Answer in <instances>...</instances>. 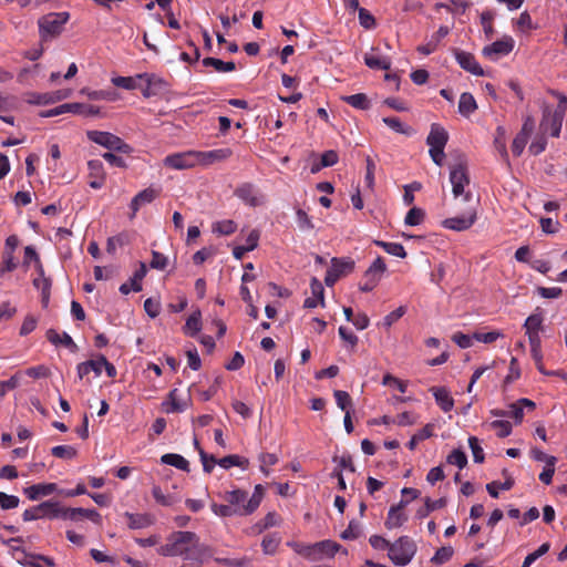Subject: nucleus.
<instances>
[{"instance_id":"obj_1","label":"nucleus","mask_w":567,"mask_h":567,"mask_svg":"<svg viewBox=\"0 0 567 567\" xmlns=\"http://www.w3.org/2000/svg\"><path fill=\"white\" fill-rule=\"evenodd\" d=\"M559 102L555 110L545 107L543 112V120L540 127L544 132H549L553 137H558L561 131L563 121L567 111V97L561 94H557Z\"/></svg>"},{"instance_id":"obj_2","label":"nucleus","mask_w":567,"mask_h":567,"mask_svg":"<svg viewBox=\"0 0 567 567\" xmlns=\"http://www.w3.org/2000/svg\"><path fill=\"white\" fill-rule=\"evenodd\" d=\"M192 540H195L194 532H174L167 538V543L157 548V553L165 557L183 556Z\"/></svg>"},{"instance_id":"obj_3","label":"nucleus","mask_w":567,"mask_h":567,"mask_svg":"<svg viewBox=\"0 0 567 567\" xmlns=\"http://www.w3.org/2000/svg\"><path fill=\"white\" fill-rule=\"evenodd\" d=\"M89 141L109 150L110 152H117L123 154H131L133 147L124 142L120 136L105 131L90 130L86 131Z\"/></svg>"},{"instance_id":"obj_4","label":"nucleus","mask_w":567,"mask_h":567,"mask_svg":"<svg viewBox=\"0 0 567 567\" xmlns=\"http://www.w3.org/2000/svg\"><path fill=\"white\" fill-rule=\"evenodd\" d=\"M450 182L455 197L464 195L466 202L471 199V193H465V187L470 185V174L464 157H460L455 164L450 166Z\"/></svg>"},{"instance_id":"obj_5","label":"nucleus","mask_w":567,"mask_h":567,"mask_svg":"<svg viewBox=\"0 0 567 567\" xmlns=\"http://www.w3.org/2000/svg\"><path fill=\"white\" fill-rule=\"evenodd\" d=\"M416 544L409 536H401L390 547L388 556L396 566L408 565L416 553Z\"/></svg>"},{"instance_id":"obj_6","label":"nucleus","mask_w":567,"mask_h":567,"mask_svg":"<svg viewBox=\"0 0 567 567\" xmlns=\"http://www.w3.org/2000/svg\"><path fill=\"white\" fill-rule=\"evenodd\" d=\"M70 14L68 12H52L39 20V29L42 38L47 35L56 37L62 30L63 25L69 21Z\"/></svg>"},{"instance_id":"obj_7","label":"nucleus","mask_w":567,"mask_h":567,"mask_svg":"<svg viewBox=\"0 0 567 567\" xmlns=\"http://www.w3.org/2000/svg\"><path fill=\"white\" fill-rule=\"evenodd\" d=\"M59 516V502L45 501L41 504L28 508L23 512L22 518L24 522L37 520L40 518L55 519Z\"/></svg>"},{"instance_id":"obj_8","label":"nucleus","mask_w":567,"mask_h":567,"mask_svg":"<svg viewBox=\"0 0 567 567\" xmlns=\"http://www.w3.org/2000/svg\"><path fill=\"white\" fill-rule=\"evenodd\" d=\"M354 270V261L351 258H332L331 266L327 270L324 284L332 287L341 277Z\"/></svg>"},{"instance_id":"obj_9","label":"nucleus","mask_w":567,"mask_h":567,"mask_svg":"<svg viewBox=\"0 0 567 567\" xmlns=\"http://www.w3.org/2000/svg\"><path fill=\"white\" fill-rule=\"evenodd\" d=\"M164 165L173 169L192 168L195 165H197L195 151H187L183 153L167 155L164 158Z\"/></svg>"},{"instance_id":"obj_10","label":"nucleus","mask_w":567,"mask_h":567,"mask_svg":"<svg viewBox=\"0 0 567 567\" xmlns=\"http://www.w3.org/2000/svg\"><path fill=\"white\" fill-rule=\"evenodd\" d=\"M185 560H193L202 565L206 558L212 557V549L209 546L199 542V537L195 533V540H192L186 548V554L182 556Z\"/></svg>"},{"instance_id":"obj_11","label":"nucleus","mask_w":567,"mask_h":567,"mask_svg":"<svg viewBox=\"0 0 567 567\" xmlns=\"http://www.w3.org/2000/svg\"><path fill=\"white\" fill-rule=\"evenodd\" d=\"M71 90L64 89V90H58L55 92H48V93H30L28 102L30 104H37V105H48L53 104L59 101L65 100L71 95Z\"/></svg>"},{"instance_id":"obj_12","label":"nucleus","mask_w":567,"mask_h":567,"mask_svg":"<svg viewBox=\"0 0 567 567\" xmlns=\"http://www.w3.org/2000/svg\"><path fill=\"white\" fill-rule=\"evenodd\" d=\"M514 49V40L512 37H504L483 49V54L492 60L498 56L509 54Z\"/></svg>"},{"instance_id":"obj_13","label":"nucleus","mask_w":567,"mask_h":567,"mask_svg":"<svg viewBox=\"0 0 567 567\" xmlns=\"http://www.w3.org/2000/svg\"><path fill=\"white\" fill-rule=\"evenodd\" d=\"M161 194L159 187H147L137 193L131 200L130 208L132 210L131 218H134L140 208L146 204H151Z\"/></svg>"},{"instance_id":"obj_14","label":"nucleus","mask_w":567,"mask_h":567,"mask_svg":"<svg viewBox=\"0 0 567 567\" xmlns=\"http://www.w3.org/2000/svg\"><path fill=\"white\" fill-rule=\"evenodd\" d=\"M453 53L457 63L463 70L477 76H482L484 74L483 69L472 53L460 49H453Z\"/></svg>"},{"instance_id":"obj_15","label":"nucleus","mask_w":567,"mask_h":567,"mask_svg":"<svg viewBox=\"0 0 567 567\" xmlns=\"http://www.w3.org/2000/svg\"><path fill=\"white\" fill-rule=\"evenodd\" d=\"M89 182L90 187L100 189L105 183L106 173L104 171L103 163L100 159H91L87 162Z\"/></svg>"},{"instance_id":"obj_16","label":"nucleus","mask_w":567,"mask_h":567,"mask_svg":"<svg viewBox=\"0 0 567 567\" xmlns=\"http://www.w3.org/2000/svg\"><path fill=\"white\" fill-rule=\"evenodd\" d=\"M476 220L475 212L462 216L451 217L443 220L442 226L446 229L463 231L468 229Z\"/></svg>"},{"instance_id":"obj_17","label":"nucleus","mask_w":567,"mask_h":567,"mask_svg":"<svg viewBox=\"0 0 567 567\" xmlns=\"http://www.w3.org/2000/svg\"><path fill=\"white\" fill-rule=\"evenodd\" d=\"M196 164L209 165L216 162H221L231 156L229 148H218L207 152L195 151Z\"/></svg>"},{"instance_id":"obj_18","label":"nucleus","mask_w":567,"mask_h":567,"mask_svg":"<svg viewBox=\"0 0 567 567\" xmlns=\"http://www.w3.org/2000/svg\"><path fill=\"white\" fill-rule=\"evenodd\" d=\"M235 195L251 207H256L261 204V198L258 196L255 185L250 183L239 185L235 189Z\"/></svg>"},{"instance_id":"obj_19","label":"nucleus","mask_w":567,"mask_h":567,"mask_svg":"<svg viewBox=\"0 0 567 567\" xmlns=\"http://www.w3.org/2000/svg\"><path fill=\"white\" fill-rule=\"evenodd\" d=\"M55 483H39L23 488V494L30 501H38L44 496H49L56 491Z\"/></svg>"},{"instance_id":"obj_20","label":"nucleus","mask_w":567,"mask_h":567,"mask_svg":"<svg viewBox=\"0 0 567 567\" xmlns=\"http://www.w3.org/2000/svg\"><path fill=\"white\" fill-rule=\"evenodd\" d=\"M154 75L148 73H141L136 76H115L112 78L111 82L113 85L125 89V90H135L137 87V80H145L148 82V85H152Z\"/></svg>"},{"instance_id":"obj_21","label":"nucleus","mask_w":567,"mask_h":567,"mask_svg":"<svg viewBox=\"0 0 567 567\" xmlns=\"http://www.w3.org/2000/svg\"><path fill=\"white\" fill-rule=\"evenodd\" d=\"M147 274V268L144 262H140V268L134 272L133 277L130 279V282H124L120 286V292L123 295H128L133 291L142 290V280Z\"/></svg>"},{"instance_id":"obj_22","label":"nucleus","mask_w":567,"mask_h":567,"mask_svg":"<svg viewBox=\"0 0 567 567\" xmlns=\"http://www.w3.org/2000/svg\"><path fill=\"white\" fill-rule=\"evenodd\" d=\"M540 324H542V318L536 315L529 316L525 321V328H526V332L528 333L533 353L538 351V346H539L538 330L540 328Z\"/></svg>"},{"instance_id":"obj_23","label":"nucleus","mask_w":567,"mask_h":567,"mask_svg":"<svg viewBox=\"0 0 567 567\" xmlns=\"http://www.w3.org/2000/svg\"><path fill=\"white\" fill-rule=\"evenodd\" d=\"M449 141V134L444 127L437 123L431 125L430 134L426 137V144L430 147H444Z\"/></svg>"},{"instance_id":"obj_24","label":"nucleus","mask_w":567,"mask_h":567,"mask_svg":"<svg viewBox=\"0 0 567 567\" xmlns=\"http://www.w3.org/2000/svg\"><path fill=\"white\" fill-rule=\"evenodd\" d=\"M47 339L56 347H63L68 349L70 352H75L78 350L76 344L73 342L72 338L66 332H58L54 329H49L47 331Z\"/></svg>"},{"instance_id":"obj_25","label":"nucleus","mask_w":567,"mask_h":567,"mask_svg":"<svg viewBox=\"0 0 567 567\" xmlns=\"http://www.w3.org/2000/svg\"><path fill=\"white\" fill-rule=\"evenodd\" d=\"M430 392H432L436 404L441 408L442 411L450 412L454 408V400L446 388L432 386Z\"/></svg>"},{"instance_id":"obj_26","label":"nucleus","mask_w":567,"mask_h":567,"mask_svg":"<svg viewBox=\"0 0 567 567\" xmlns=\"http://www.w3.org/2000/svg\"><path fill=\"white\" fill-rule=\"evenodd\" d=\"M340 549L341 545L330 539L315 543V555L317 560H321L323 557H334Z\"/></svg>"},{"instance_id":"obj_27","label":"nucleus","mask_w":567,"mask_h":567,"mask_svg":"<svg viewBox=\"0 0 567 567\" xmlns=\"http://www.w3.org/2000/svg\"><path fill=\"white\" fill-rule=\"evenodd\" d=\"M375 49L372 48L371 52L364 54V63L368 68L374 70H390L391 59L381 56L374 53Z\"/></svg>"},{"instance_id":"obj_28","label":"nucleus","mask_w":567,"mask_h":567,"mask_svg":"<svg viewBox=\"0 0 567 567\" xmlns=\"http://www.w3.org/2000/svg\"><path fill=\"white\" fill-rule=\"evenodd\" d=\"M124 516L128 520V528L131 529H141L146 528L154 523V518L151 514H133L130 512H125Z\"/></svg>"},{"instance_id":"obj_29","label":"nucleus","mask_w":567,"mask_h":567,"mask_svg":"<svg viewBox=\"0 0 567 567\" xmlns=\"http://www.w3.org/2000/svg\"><path fill=\"white\" fill-rule=\"evenodd\" d=\"M446 504H447V499L445 497H441V498L435 499V501L431 499L430 497H425L424 506L420 507L416 511L415 517L417 519H423L426 516H429L431 512L436 511V509H441V508L445 507Z\"/></svg>"},{"instance_id":"obj_30","label":"nucleus","mask_w":567,"mask_h":567,"mask_svg":"<svg viewBox=\"0 0 567 567\" xmlns=\"http://www.w3.org/2000/svg\"><path fill=\"white\" fill-rule=\"evenodd\" d=\"M212 512L220 517H230V516H247L248 513L245 507H237L235 509L229 503L228 504H217L213 503L210 505Z\"/></svg>"},{"instance_id":"obj_31","label":"nucleus","mask_w":567,"mask_h":567,"mask_svg":"<svg viewBox=\"0 0 567 567\" xmlns=\"http://www.w3.org/2000/svg\"><path fill=\"white\" fill-rule=\"evenodd\" d=\"M202 329V312L199 309L194 310L186 320L183 331L185 334L194 337Z\"/></svg>"},{"instance_id":"obj_32","label":"nucleus","mask_w":567,"mask_h":567,"mask_svg":"<svg viewBox=\"0 0 567 567\" xmlns=\"http://www.w3.org/2000/svg\"><path fill=\"white\" fill-rule=\"evenodd\" d=\"M224 499L229 503L235 509L237 507H246V503L249 499L248 493L244 489L236 488L228 491L224 495Z\"/></svg>"},{"instance_id":"obj_33","label":"nucleus","mask_w":567,"mask_h":567,"mask_svg":"<svg viewBox=\"0 0 567 567\" xmlns=\"http://www.w3.org/2000/svg\"><path fill=\"white\" fill-rule=\"evenodd\" d=\"M217 464L226 470L230 468L231 466H238L243 470H247L249 466V460L237 454H230L217 460Z\"/></svg>"},{"instance_id":"obj_34","label":"nucleus","mask_w":567,"mask_h":567,"mask_svg":"<svg viewBox=\"0 0 567 567\" xmlns=\"http://www.w3.org/2000/svg\"><path fill=\"white\" fill-rule=\"evenodd\" d=\"M161 462L166 465L174 466L181 471L189 472V462L179 454L167 453L161 457Z\"/></svg>"},{"instance_id":"obj_35","label":"nucleus","mask_w":567,"mask_h":567,"mask_svg":"<svg viewBox=\"0 0 567 567\" xmlns=\"http://www.w3.org/2000/svg\"><path fill=\"white\" fill-rule=\"evenodd\" d=\"M476 109H477V104H476L474 96L468 92L462 93L460 96V101H458V112L463 116L467 117L472 113H474L476 111Z\"/></svg>"},{"instance_id":"obj_36","label":"nucleus","mask_w":567,"mask_h":567,"mask_svg":"<svg viewBox=\"0 0 567 567\" xmlns=\"http://www.w3.org/2000/svg\"><path fill=\"white\" fill-rule=\"evenodd\" d=\"M103 364H101V357H96L94 360H89L86 362H83L79 364L78 367V374L80 379L87 375L91 371L94 372L96 377H99L102 373Z\"/></svg>"},{"instance_id":"obj_37","label":"nucleus","mask_w":567,"mask_h":567,"mask_svg":"<svg viewBox=\"0 0 567 567\" xmlns=\"http://www.w3.org/2000/svg\"><path fill=\"white\" fill-rule=\"evenodd\" d=\"M342 101L357 110L365 111L371 107V102H370L369 97L367 96V94H364V93H357V94L343 96Z\"/></svg>"},{"instance_id":"obj_38","label":"nucleus","mask_w":567,"mask_h":567,"mask_svg":"<svg viewBox=\"0 0 567 567\" xmlns=\"http://www.w3.org/2000/svg\"><path fill=\"white\" fill-rule=\"evenodd\" d=\"M203 65L212 66V68H214V70L216 72H219V73L233 72L236 70V65L233 61L224 62L219 59L210 58V56L205 58L203 60Z\"/></svg>"},{"instance_id":"obj_39","label":"nucleus","mask_w":567,"mask_h":567,"mask_svg":"<svg viewBox=\"0 0 567 567\" xmlns=\"http://www.w3.org/2000/svg\"><path fill=\"white\" fill-rule=\"evenodd\" d=\"M408 520V515L402 511L389 509L384 525L388 529L399 528Z\"/></svg>"},{"instance_id":"obj_40","label":"nucleus","mask_w":567,"mask_h":567,"mask_svg":"<svg viewBox=\"0 0 567 567\" xmlns=\"http://www.w3.org/2000/svg\"><path fill=\"white\" fill-rule=\"evenodd\" d=\"M288 546L291 547L298 555L305 557L306 559L317 561V557L315 555V544L289 542Z\"/></svg>"},{"instance_id":"obj_41","label":"nucleus","mask_w":567,"mask_h":567,"mask_svg":"<svg viewBox=\"0 0 567 567\" xmlns=\"http://www.w3.org/2000/svg\"><path fill=\"white\" fill-rule=\"evenodd\" d=\"M281 542V537L278 533L267 534L261 542L262 551L266 555H274Z\"/></svg>"},{"instance_id":"obj_42","label":"nucleus","mask_w":567,"mask_h":567,"mask_svg":"<svg viewBox=\"0 0 567 567\" xmlns=\"http://www.w3.org/2000/svg\"><path fill=\"white\" fill-rule=\"evenodd\" d=\"M80 107L81 106L79 105V103H65V104L59 105L54 109L42 112L41 116L42 117H53V116H58V115H61L64 113L76 114V112Z\"/></svg>"},{"instance_id":"obj_43","label":"nucleus","mask_w":567,"mask_h":567,"mask_svg":"<svg viewBox=\"0 0 567 567\" xmlns=\"http://www.w3.org/2000/svg\"><path fill=\"white\" fill-rule=\"evenodd\" d=\"M264 492H265V489L261 484H257L255 486L254 493L247 501L246 507H245L248 515L252 514L259 507L261 499L264 497Z\"/></svg>"},{"instance_id":"obj_44","label":"nucleus","mask_w":567,"mask_h":567,"mask_svg":"<svg viewBox=\"0 0 567 567\" xmlns=\"http://www.w3.org/2000/svg\"><path fill=\"white\" fill-rule=\"evenodd\" d=\"M374 244L377 246L381 247L389 255H392V256H395L399 258H404L406 256V251H405L403 245H401L399 243H388V241H382V240H374Z\"/></svg>"},{"instance_id":"obj_45","label":"nucleus","mask_w":567,"mask_h":567,"mask_svg":"<svg viewBox=\"0 0 567 567\" xmlns=\"http://www.w3.org/2000/svg\"><path fill=\"white\" fill-rule=\"evenodd\" d=\"M433 436V425L426 424L423 429L417 431L409 441L408 447L410 450H414L416 447V444L421 441H424L426 439H430Z\"/></svg>"},{"instance_id":"obj_46","label":"nucleus","mask_w":567,"mask_h":567,"mask_svg":"<svg viewBox=\"0 0 567 567\" xmlns=\"http://www.w3.org/2000/svg\"><path fill=\"white\" fill-rule=\"evenodd\" d=\"M58 518H61V519H69V520H72V522H80L82 520V515H81V507H63L60 503H59V516Z\"/></svg>"},{"instance_id":"obj_47","label":"nucleus","mask_w":567,"mask_h":567,"mask_svg":"<svg viewBox=\"0 0 567 567\" xmlns=\"http://www.w3.org/2000/svg\"><path fill=\"white\" fill-rule=\"evenodd\" d=\"M383 123L389 126L391 130H393L396 133L404 134V135H411L412 128L410 126H405L399 117H383Z\"/></svg>"},{"instance_id":"obj_48","label":"nucleus","mask_w":567,"mask_h":567,"mask_svg":"<svg viewBox=\"0 0 567 567\" xmlns=\"http://www.w3.org/2000/svg\"><path fill=\"white\" fill-rule=\"evenodd\" d=\"M446 462L462 470L467 465V456L461 449H455L447 455Z\"/></svg>"},{"instance_id":"obj_49","label":"nucleus","mask_w":567,"mask_h":567,"mask_svg":"<svg viewBox=\"0 0 567 567\" xmlns=\"http://www.w3.org/2000/svg\"><path fill=\"white\" fill-rule=\"evenodd\" d=\"M236 229L237 225L231 219L220 220L213 224V231L219 235H231Z\"/></svg>"},{"instance_id":"obj_50","label":"nucleus","mask_w":567,"mask_h":567,"mask_svg":"<svg viewBox=\"0 0 567 567\" xmlns=\"http://www.w3.org/2000/svg\"><path fill=\"white\" fill-rule=\"evenodd\" d=\"M454 554V550L451 546H443L439 548L434 556L431 558V563L434 565H443L447 563Z\"/></svg>"},{"instance_id":"obj_51","label":"nucleus","mask_w":567,"mask_h":567,"mask_svg":"<svg viewBox=\"0 0 567 567\" xmlns=\"http://www.w3.org/2000/svg\"><path fill=\"white\" fill-rule=\"evenodd\" d=\"M51 454L58 458L71 460L78 455V451L71 445H56L52 447Z\"/></svg>"},{"instance_id":"obj_52","label":"nucleus","mask_w":567,"mask_h":567,"mask_svg":"<svg viewBox=\"0 0 567 567\" xmlns=\"http://www.w3.org/2000/svg\"><path fill=\"white\" fill-rule=\"evenodd\" d=\"M38 270H39V277L33 279V286L41 292L51 291L52 281L50 278L44 276V270H43L42 265H39Z\"/></svg>"},{"instance_id":"obj_53","label":"nucleus","mask_w":567,"mask_h":567,"mask_svg":"<svg viewBox=\"0 0 567 567\" xmlns=\"http://www.w3.org/2000/svg\"><path fill=\"white\" fill-rule=\"evenodd\" d=\"M336 398L337 405L347 413L352 409V399L350 394L342 390H336L333 393Z\"/></svg>"},{"instance_id":"obj_54","label":"nucleus","mask_w":567,"mask_h":567,"mask_svg":"<svg viewBox=\"0 0 567 567\" xmlns=\"http://www.w3.org/2000/svg\"><path fill=\"white\" fill-rule=\"evenodd\" d=\"M425 213L423 209L419 207H413L408 212L404 218V223L409 226H416L423 221Z\"/></svg>"},{"instance_id":"obj_55","label":"nucleus","mask_w":567,"mask_h":567,"mask_svg":"<svg viewBox=\"0 0 567 567\" xmlns=\"http://www.w3.org/2000/svg\"><path fill=\"white\" fill-rule=\"evenodd\" d=\"M491 427L496 430V435L501 439L507 437L512 433V424L509 421L496 420L491 422Z\"/></svg>"},{"instance_id":"obj_56","label":"nucleus","mask_w":567,"mask_h":567,"mask_svg":"<svg viewBox=\"0 0 567 567\" xmlns=\"http://www.w3.org/2000/svg\"><path fill=\"white\" fill-rule=\"evenodd\" d=\"M519 377H520V368H519L517 358L512 357V360L509 362L508 374L504 379V386H507L508 384L513 383L515 380L519 379Z\"/></svg>"},{"instance_id":"obj_57","label":"nucleus","mask_w":567,"mask_h":567,"mask_svg":"<svg viewBox=\"0 0 567 567\" xmlns=\"http://www.w3.org/2000/svg\"><path fill=\"white\" fill-rule=\"evenodd\" d=\"M557 462V458L555 456H550L548 460V464L544 467L543 472L539 474V480L548 485L553 481V476L555 474V464Z\"/></svg>"},{"instance_id":"obj_58","label":"nucleus","mask_w":567,"mask_h":567,"mask_svg":"<svg viewBox=\"0 0 567 567\" xmlns=\"http://www.w3.org/2000/svg\"><path fill=\"white\" fill-rule=\"evenodd\" d=\"M20 499L16 495H9L4 492H0V508L9 511L19 506Z\"/></svg>"},{"instance_id":"obj_59","label":"nucleus","mask_w":567,"mask_h":567,"mask_svg":"<svg viewBox=\"0 0 567 567\" xmlns=\"http://www.w3.org/2000/svg\"><path fill=\"white\" fill-rule=\"evenodd\" d=\"M215 561L225 566L231 567H247L250 565L251 559L249 557H240V558H220L216 557Z\"/></svg>"},{"instance_id":"obj_60","label":"nucleus","mask_w":567,"mask_h":567,"mask_svg":"<svg viewBox=\"0 0 567 567\" xmlns=\"http://www.w3.org/2000/svg\"><path fill=\"white\" fill-rule=\"evenodd\" d=\"M21 373L13 374L10 379L0 382V396L3 398L9 390H14L19 386Z\"/></svg>"},{"instance_id":"obj_61","label":"nucleus","mask_w":567,"mask_h":567,"mask_svg":"<svg viewBox=\"0 0 567 567\" xmlns=\"http://www.w3.org/2000/svg\"><path fill=\"white\" fill-rule=\"evenodd\" d=\"M468 445L472 450L473 458L475 463H483L485 460L484 451L481 447L477 437L470 436L468 437Z\"/></svg>"},{"instance_id":"obj_62","label":"nucleus","mask_w":567,"mask_h":567,"mask_svg":"<svg viewBox=\"0 0 567 567\" xmlns=\"http://www.w3.org/2000/svg\"><path fill=\"white\" fill-rule=\"evenodd\" d=\"M528 138L529 136L525 135V134H522V133H517L516 136L514 137V141L512 143V152L515 156H520L527 142H528Z\"/></svg>"},{"instance_id":"obj_63","label":"nucleus","mask_w":567,"mask_h":567,"mask_svg":"<svg viewBox=\"0 0 567 567\" xmlns=\"http://www.w3.org/2000/svg\"><path fill=\"white\" fill-rule=\"evenodd\" d=\"M310 289H311L312 297L320 300V305L323 307L324 306V288L321 284V281L319 279H317L316 277H312L310 280Z\"/></svg>"},{"instance_id":"obj_64","label":"nucleus","mask_w":567,"mask_h":567,"mask_svg":"<svg viewBox=\"0 0 567 567\" xmlns=\"http://www.w3.org/2000/svg\"><path fill=\"white\" fill-rule=\"evenodd\" d=\"M168 265V259L165 255L159 251H152V260L150 262L151 268L157 270H164Z\"/></svg>"}]
</instances>
